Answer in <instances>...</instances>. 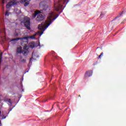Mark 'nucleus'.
Returning <instances> with one entry per match:
<instances>
[{
	"mask_svg": "<svg viewBox=\"0 0 126 126\" xmlns=\"http://www.w3.org/2000/svg\"><path fill=\"white\" fill-rule=\"evenodd\" d=\"M55 15H56V14H55L54 12H51L50 13L47 18L48 20L45 22V24L46 25L45 29L44 25L42 24L39 25L38 29L41 32H37L35 33L33 35V36L35 37V36H37V35H43V33H44L45 30H46V29H47V28H48V27H49V26L52 24L53 21L55 20L58 17V16H59V15H57V16L54 18Z\"/></svg>",
	"mask_w": 126,
	"mask_h": 126,
	"instance_id": "f257e3e1",
	"label": "nucleus"
},
{
	"mask_svg": "<svg viewBox=\"0 0 126 126\" xmlns=\"http://www.w3.org/2000/svg\"><path fill=\"white\" fill-rule=\"evenodd\" d=\"M28 39H29V37L28 36L18 37L17 38L12 39L11 40H10L9 42H14V41H18L19 40H21V45L24 46V47H26L27 49V45L28 44V42H29Z\"/></svg>",
	"mask_w": 126,
	"mask_h": 126,
	"instance_id": "f03ea898",
	"label": "nucleus"
},
{
	"mask_svg": "<svg viewBox=\"0 0 126 126\" xmlns=\"http://www.w3.org/2000/svg\"><path fill=\"white\" fill-rule=\"evenodd\" d=\"M22 25H24L25 27L28 30H31V24L30 23V18L26 17L21 22Z\"/></svg>",
	"mask_w": 126,
	"mask_h": 126,
	"instance_id": "7ed1b4c3",
	"label": "nucleus"
},
{
	"mask_svg": "<svg viewBox=\"0 0 126 126\" xmlns=\"http://www.w3.org/2000/svg\"><path fill=\"white\" fill-rule=\"evenodd\" d=\"M28 53H29L28 48H26V47H24L23 50H22V47L21 46L18 47L17 49V54L18 55L19 54H23V56H27Z\"/></svg>",
	"mask_w": 126,
	"mask_h": 126,
	"instance_id": "20e7f679",
	"label": "nucleus"
},
{
	"mask_svg": "<svg viewBox=\"0 0 126 126\" xmlns=\"http://www.w3.org/2000/svg\"><path fill=\"white\" fill-rule=\"evenodd\" d=\"M48 10H50V8L48 6H46L43 8V9L41 10L40 11H35L34 13L32 14V18H36V16H37L38 14H40V13H43V12L41 11H43V12H46Z\"/></svg>",
	"mask_w": 126,
	"mask_h": 126,
	"instance_id": "39448f33",
	"label": "nucleus"
},
{
	"mask_svg": "<svg viewBox=\"0 0 126 126\" xmlns=\"http://www.w3.org/2000/svg\"><path fill=\"white\" fill-rule=\"evenodd\" d=\"M16 4H17V0H12V1L7 3L6 5V7L9 9L12 5H16Z\"/></svg>",
	"mask_w": 126,
	"mask_h": 126,
	"instance_id": "423d86ee",
	"label": "nucleus"
},
{
	"mask_svg": "<svg viewBox=\"0 0 126 126\" xmlns=\"http://www.w3.org/2000/svg\"><path fill=\"white\" fill-rule=\"evenodd\" d=\"M62 6H62V4H61V0H59L57 4H55V7H56V11H59L60 9L62 8Z\"/></svg>",
	"mask_w": 126,
	"mask_h": 126,
	"instance_id": "0eeeda50",
	"label": "nucleus"
},
{
	"mask_svg": "<svg viewBox=\"0 0 126 126\" xmlns=\"http://www.w3.org/2000/svg\"><path fill=\"white\" fill-rule=\"evenodd\" d=\"M44 19H45V16L42 14H38L36 17V20L37 21H42Z\"/></svg>",
	"mask_w": 126,
	"mask_h": 126,
	"instance_id": "6e6552de",
	"label": "nucleus"
},
{
	"mask_svg": "<svg viewBox=\"0 0 126 126\" xmlns=\"http://www.w3.org/2000/svg\"><path fill=\"white\" fill-rule=\"evenodd\" d=\"M92 73H93L92 70H89L86 72L85 75V77H90V76H92Z\"/></svg>",
	"mask_w": 126,
	"mask_h": 126,
	"instance_id": "1a4fd4ad",
	"label": "nucleus"
},
{
	"mask_svg": "<svg viewBox=\"0 0 126 126\" xmlns=\"http://www.w3.org/2000/svg\"><path fill=\"white\" fill-rule=\"evenodd\" d=\"M20 35V31L19 29H17L15 31V33H14V37L16 38V37H18Z\"/></svg>",
	"mask_w": 126,
	"mask_h": 126,
	"instance_id": "9d476101",
	"label": "nucleus"
},
{
	"mask_svg": "<svg viewBox=\"0 0 126 126\" xmlns=\"http://www.w3.org/2000/svg\"><path fill=\"white\" fill-rule=\"evenodd\" d=\"M6 102H7V103H9V104H10V105H11L12 104V101H11V99H6Z\"/></svg>",
	"mask_w": 126,
	"mask_h": 126,
	"instance_id": "9b49d317",
	"label": "nucleus"
},
{
	"mask_svg": "<svg viewBox=\"0 0 126 126\" xmlns=\"http://www.w3.org/2000/svg\"><path fill=\"white\" fill-rule=\"evenodd\" d=\"M29 46L30 48H32V49H33V48H35V45H34L33 43H30L29 44Z\"/></svg>",
	"mask_w": 126,
	"mask_h": 126,
	"instance_id": "f8f14e48",
	"label": "nucleus"
},
{
	"mask_svg": "<svg viewBox=\"0 0 126 126\" xmlns=\"http://www.w3.org/2000/svg\"><path fill=\"white\" fill-rule=\"evenodd\" d=\"M69 0H63V4H66Z\"/></svg>",
	"mask_w": 126,
	"mask_h": 126,
	"instance_id": "ddd939ff",
	"label": "nucleus"
},
{
	"mask_svg": "<svg viewBox=\"0 0 126 126\" xmlns=\"http://www.w3.org/2000/svg\"><path fill=\"white\" fill-rule=\"evenodd\" d=\"M1 60H2V53L0 54V63H1Z\"/></svg>",
	"mask_w": 126,
	"mask_h": 126,
	"instance_id": "4468645a",
	"label": "nucleus"
},
{
	"mask_svg": "<svg viewBox=\"0 0 126 126\" xmlns=\"http://www.w3.org/2000/svg\"><path fill=\"white\" fill-rule=\"evenodd\" d=\"M21 63H26V60L23 59L21 61Z\"/></svg>",
	"mask_w": 126,
	"mask_h": 126,
	"instance_id": "2eb2a0df",
	"label": "nucleus"
},
{
	"mask_svg": "<svg viewBox=\"0 0 126 126\" xmlns=\"http://www.w3.org/2000/svg\"><path fill=\"white\" fill-rule=\"evenodd\" d=\"M29 4V2H25L24 3V6H27Z\"/></svg>",
	"mask_w": 126,
	"mask_h": 126,
	"instance_id": "dca6fc26",
	"label": "nucleus"
},
{
	"mask_svg": "<svg viewBox=\"0 0 126 126\" xmlns=\"http://www.w3.org/2000/svg\"><path fill=\"white\" fill-rule=\"evenodd\" d=\"M103 52H102V53L100 54V55L98 56L99 59H101V58L102 57V56H103Z\"/></svg>",
	"mask_w": 126,
	"mask_h": 126,
	"instance_id": "f3484780",
	"label": "nucleus"
},
{
	"mask_svg": "<svg viewBox=\"0 0 126 126\" xmlns=\"http://www.w3.org/2000/svg\"><path fill=\"white\" fill-rule=\"evenodd\" d=\"M31 39H35V36H33V35L31 36Z\"/></svg>",
	"mask_w": 126,
	"mask_h": 126,
	"instance_id": "a211bd4d",
	"label": "nucleus"
},
{
	"mask_svg": "<svg viewBox=\"0 0 126 126\" xmlns=\"http://www.w3.org/2000/svg\"><path fill=\"white\" fill-rule=\"evenodd\" d=\"M123 13H124V11H123L121 13L119 14H120L119 17H120L121 16V15H122V14H123Z\"/></svg>",
	"mask_w": 126,
	"mask_h": 126,
	"instance_id": "6ab92c4d",
	"label": "nucleus"
},
{
	"mask_svg": "<svg viewBox=\"0 0 126 126\" xmlns=\"http://www.w3.org/2000/svg\"><path fill=\"white\" fill-rule=\"evenodd\" d=\"M104 16V14L101 13L100 14V16Z\"/></svg>",
	"mask_w": 126,
	"mask_h": 126,
	"instance_id": "aec40b11",
	"label": "nucleus"
},
{
	"mask_svg": "<svg viewBox=\"0 0 126 126\" xmlns=\"http://www.w3.org/2000/svg\"><path fill=\"white\" fill-rule=\"evenodd\" d=\"M117 34H118V32H116V33L113 35V36H116V35H117Z\"/></svg>",
	"mask_w": 126,
	"mask_h": 126,
	"instance_id": "412c9836",
	"label": "nucleus"
},
{
	"mask_svg": "<svg viewBox=\"0 0 126 126\" xmlns=\"http://www.w3.org/2000/svg\"><path fill=\"white\" fill-rule=\"evenodd\" d=\"M47 101H48V99H44V102H47Z\"/></svg>",
	"mask_w": 126,
	"mask_h": 126,
	"instance_id": "4be33fe9",
	"label": "nucleus"
},
{
	"mask_svg": "<svg viewBox=\"0 0 126 126\" xmlns=\"http://www.w3.org/2000/svg\"><path fill=\"white\" fill-rule=\"evenodd\" d=\"M7 13H8V12H7V11H6V12H5V15H7Z\"/></svg>",
	"mask_w": 126,
	"mask_h": 126,
	"instance_id": "5701e85b",
	"label": "nucleus"
},
{
	"mask_svg": "<svg viewBox=\"0 0 126 126\" xmlns=\"http://www.w3.org/2000/svg\"><path fill=\"white\" fill-rule=\"evenodd\" d=\"M119 17V16H117L115 18V19H117V18H118Z\"/></svg>",
	"mask_w": 126,
	"mask_h": 126,
	"instance_id": "b1692460",
	"label": "nucleus"
},
{
	"mask_svg": "<svg viewBox=\"0 0 126 126\" xmlns=\"http://www.w3.org/2000/svg\"><path fill=\"white\" fill-rule=\"evenodd\" d=\"M78 97H81V95H79Z\"/></svg>",
	"mask_w": 126,
	"mask_h": 126,
	"instance_id": "393cba45",
	"label": "nucleus"
},
{
	"mask_svg": "<svg viewBox=\"0 0 126 126\" xmlns=\"http://www.w3.org/2000/svg\"><path fill=\"white\" fill-rule=\"evenodd\" d=\"M24 1L25 2L26 1V0H24Z\"/></svg>",
	"mask_w": 126,
	"mask_h": 126,
	"instance_id": "a878e982",
	"label": "nucleus"
},
{
	"mask_svg": "<svg viewBox=\"0 0 126 126\" xmlns=\"http://www.w3.org/2000/svg\"><path fill=\"white\" fill-rule=\"evenodd\" d=\"M1 114V111H0V115Z\"/></svg>",
	"mask_w": 126,
	"mask_h": 126,
	"instance_id": "bb28decb",
	"label": "nucleus"
},
{
	"mask_svg": "<svg viewBox=\"0 0 126 126\" xmlns=\"http://www.w3.org/2000/svg\"><path fill=\"white\" fill-rule=\"evenodd\" d=\"M124 24V23H123V22H122V23H121V24Z\"/></svg>",
	"mask_w": 126,
	"mask_h": 126,
	"instance_id": "cd10ccee",
	"label": "nucleus"
},
{
	"mask_svg": "<svg viewBox=\"0 0 126 126\" xmlns=\"http://www.w3.org/2000/svg\"><path fill=\"white\" fill-rule=\"evenodd\" d=\"M21 59H22V56H21Z\"/></svg>",
	"mask_w": 126,
	"mask_h": 126,
	"instance_id": "c85d7f7f",
	"label": "nucleus"
},
{
	"mask_svg": "<svg viewBox=\"0 0 126 126\" xmlns=\"http://www.w3.org/2000/svg\"><path fill=\"white\" fill-rule=\"evenodd\" d=\"M5 118H6V117H5L4 118H3V119H5Z\"/></svg>",
	"mask_w": 126,
	"mask_h": 126,
	"instance_id": "c756f323",
	"label": "nucleus"
},
{
	"mask_svg": "<svg viewBox=\"0 0 126 126\" xmlns=\"http://www.w3.org/2000/svg\"><path fill=\"white\" fill-rule=\"evenodd\" d=\"M41 3L39 4V5H41Z\"/></svg>",
	"mask_w": 126,
	"mask_h": 126,
	"instance_id": "7c9ffc66",
	"label": "nucleus"
},
{
	"mask_svg": "<svg viewBox=\"0 0 126 126\" xmlns=\"http://www.w3.org/2000/svg\"><path fill=\"white\" fill-rule=\"evenodd\" d=\"M52 53H55V52L53 51V52H52Z\"/></svg>",
	"mask_w": 126,
	"mask_h": 126,
	"instance_id": "2f4dec72",
	"label": "nucleus"
},
{
	"mask_svg": "<svg viewBox=\"0 0 126 126\" xmlns=\"http://www.w3.org/2000/svg\"><path fill=\"white\" fill-rule=\"evenodd\" d=\"M50 99H53V98H50Z\"/></svg>",
	"mask_w": 126,
	"mask_h": 126,
	"instance_id": "473e14b6",
	"label": "nucleus"
},
{
	"mask_svg": "<svg viewBox=\"0 0 126 126\" xmlns=\"http://www.w3.org/2000/svg\"><path fill=\"white\" fill-rule=\"evenodd\" d=\"M30 1L31 0H29Z\"/></svg>",
	"mask_w": 126,
	"mask_h": 126,
	"instance_id": "72a5a7b5",
	"label": "nucleus"
}]
</instances>
